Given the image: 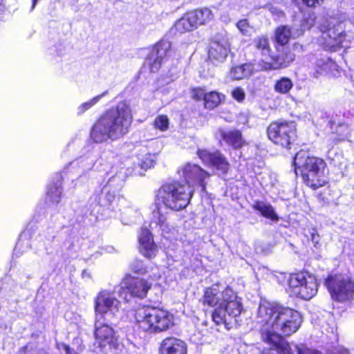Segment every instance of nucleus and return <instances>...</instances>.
Wrapping results in <instances>:
<instances>
[{"label":"nucleus","mask_w":354,"mask_h":354,"mask_svg":"<svg viewBox=\"0 0 354 354\" xmlns=\"http://www.w3.org/2000/svg\"><path fill=\"white\" fill-rule=\"evenodd\" d=\"M121 211V221L124 224H129L130 222H131V218L134 217L137 214V212L131 207L124 208Z\"/></svg>","instance_id":"nucleus-38"},{"label":"nucleus","mask_w":354,"mask_h":354,"mask_svg":"<svg viewBox=\"0 0 354 354\" xmlns=\"http://www.w3.org/2000/svg\"><path fill=\"white\" fill-rule=\"evenodd\" d=\"M196 28L198 26L205 24L213 19V13L207 8L189 12Z\"/></svg>","instance_id":"nucleus-24"},{"label":"nucleus","mask_w":354,"mask_h":354,"mask_svg":"<svg viewBox=\"0 0 354 354\" xmlns=\"http://www.w3.org/2000/svg\"><path fill=\"white\" fill-rule=\"evenodd\" d=\"M252 45L257 53H259L264 59L271 58V48L268 38L265 36H259L254 39Z\"/></svg>","instance_id":"nucleus-22"},{"label":"nucleus","mask_w":354,"mask_h":354,"mask_svg":"<svg viewBox=\"0 0 354 354\" xmlns=\"http://www.w3.org/2000/svg\"><path fill=\"white\" fill-rule=\"evenodd\" d=\"M119 181H120L119 185L121 186V185H122V184L123 180L120 178V180H119Z\"/></svg>","instance_id":"nucleus-52"},{"label":"nucleus","mask_w":354,"mask_h":354,"mask_svg":"<svg viewBox=\"0 0 354 354\" xmlns=\"http://www.w3.org/2000/svg\"><path fill=\"white\" fill-rule=\"evenodd\" d=\"M218 135L227 145H231L234 149L241 148L245 143L242 138L241 133L238 130H231L225 131L223 129L218 131Z\"/></svg>","instance_id":"nucleus-20"},{"label":"nucleus","mask_w":354,"mask_h":354,"mask_svg":"<svg viewBox=\"0 0 354 354\" xmlns=\"http://www.w3.org/2000/svg\"><path fill=\"white\" fill-rule=\"evenodd\" d=\"M236 26L243 35H248L250 34L251 27L247 19L239 20L236 24Z\"/></svg>","instance_id":"nucleus-41"},{"label":"nucleus","mask_w":354,"mask_h":354,"mask_svg":"<svg viewBox=\"0 0 354 354\" xmlns=\"http://www.w3.org/2000/svg\"><path fill=\"white\" fill-rule=\"evenodd\" d=\"M297 26L295 24L293 27L289 26H281L274 32L275 41L281 46L286 44L291 37H297L301 35V31H299Z\"/></svg>","instance_id":"nucleus-19"},{"label":"nucleus","mask_w":354,"mask_h":354,"mask_svg":"<svg viewBox=\"0 0 354 354\" xmlns=\"http://www.w3.org/2000/svg\"><path fill=\"white\" fill-rule=\"evenodd\" d=\"M230 52V45L225 39L212 41L208 51L209 58L215 63H221L225 60Z\"/></svg>","instance_id":"nucleus-16"},{"label":"nucleus","mask_w":354,"mask_h":354,"mask_svg":"<svg viewBox=\"0 0 354 354\" xmlns=\"http://www.w3.org/2000/svg\"><path fill=\"white\" fill-rule=\"evenodd\" d=\"M311 235V240L315 243V245L319 243V235L315 233V231L313 230V232L310 233Z\"/></svg>","instance_id":"nucleus-46"},{"label":"nucleus","mask_w":354,"mask_h":354,"mask_svg":"<svg viewBox=\"0 0 354 354\" xmlns=\"http://www.w3.org/2000/svg\"><path fill=\"white\" fill-rule=\"evenodd\" d=\"M118 292V286L113 290H102L94 299L95 319H111L120 308V301L115 293Z\"/></svg>","instance_id":"nucleus-6"},{"label":"nucleus","mask_w":354,"mask_h":354,"mask_svg":"<svg viewBox=\"0 0 354 354\" xmlns=\"http://www.w3.org/2000/svg\"><path fill=\"white\" fill-rule=\"evenodd\" d=\"M252 208L259 212L261 215L265 218L270 219L272 221H278L279 216L276 214L273 207L263 201H256L252 205Z\"/></svg>","instance_id":"nucleus-25"},{"label":"nucleus","mask_w":354,"mask_h":354,"mask_svg":"<svg viewBox=\"0 0 354 354\" xmlns=\"http://www.w3.org/2000/svg\"><path fill=\"white\" fill-rule=\"evenodd\" d=\"M140 252L147 258H152L156 255L157 246L155 245L151 234L149 230L143 228L139 237Z\"/></svg>","instance_id":"nucleus-18"},{"label":"nucleus","mask_w":354,"mask_h":354,"mask_svg":"<svg viewBox=\"0 0 354 354\" xmlns=\"http://www.w3.org/2000/svg\"><path fill=\"white\" fill-rule=\"evenodd\" d=\"M349 136V127L347 124H339L335 130L330 136V139L333 140V144H336L338 142L345 140Z\"/></svg>","instance_id":"nucleus-29"},{"label":"nucleus","mask_w":354,"mask_h":354,"mask_svg":"<svg viewBox=\"0 0 354 354\" xmlns=\"http://www.w3.org/2000/svg\"><path fill=\"white\" fill-rule=\"evenodd\" d=\"M336 68L335 64L328 58L318 59L315 63V71L313 76L318 78L321 75L329 74L333 69Z\"/></svg>","instance_id":"nucleus-23"},{"label":"nucleus","mask_w":354,"mask_h":354,"mask_svg":"<svg viewBox=\"0 0 354 354\" xmlns=\"http://www.w3.org/2000/svg\"><path fill=\"white\" fill-rule=\"evenodd\" d=\"M197 155L205 165L216 169L221 174L228 171L230 164L219 151L210 152L206 149H198Z\"/></svg>","instance_id":"nucleus-15"},{"label":"nucleus","mask_w":354,"mask_h":354,"mask_svg":"<svg viewBox=\"0 0 354 354\" xmlns=\"http://www.w3.org/2000/svg\"><path fill=\"white\" fill-rule=\"evenodd\" d=\"M151 288V283L147 280L127 274L118 286V293L120 297L128 301L131 297H145Z\"/></svg>","instance_id":"nucleus-11"},{"label":"nucleus","mask_w":354,"mask_h":354,"mask_svg":"<svg viewBox=\"0 0 354 354\" xmlns=\"http://www.w3.org/2000/svg\"><path fill=\"white\" fill-rule=\"evenodd\" d=\"M108 93V91H106L101 93L100 95H98L90 100L84 102L81 104L77 109V115H82L86 111L89 110L91 108H92L95 104H96L103 97L106 95Z\"/></svg>","instance_id":"nucleus-32"},{"label":"nucleus","mask_w":354,"mask_h":354,"mask_svg":"<svg viewBox=\"0 0 354 354\" xmlns=\"http://www.w3.org/2000/svg\"><path fill=\"white\" fill-rule=\"evenodd\" d=\"M343 23L335 19L326 21L319 26L322 32L321 44L324 48L330 51H335L342 46L345 39L343 30Z\"/></svg>","instance_id":"nucleus-8"},{"label":"nucleus","mask_w":354,"mask_h":354,"mask_svg":"<svg viewBox=\"0 0 354 354\" xmlns=\"http://www.w3.org/2000/svg\"><path fill=\"white\" fill-rule=\"evenodd\" d=\"M131 270L133 272L138 274H145L147 270L143 262L140 260H134L130 265Z\"/></svg>","instance_id":"nucleus-37"},{"label":"nucleus","mask_w":354,"mask_h":354,"mask_svg":"<svg viewBox=\"0 0 354 354\" xmlns=\"http://www.w3.org/2000/svg\"><path fill=\"white\" fill-rule=\"evenodd\" d=\"M296 349L298 354H322L319 351L308 348L304 344L297 345Z\"/></svg>","instance_id":"nucleus-42"},{"label":"nucleus","mask_w":354,"mask_h":354,"mask_svg":"<svg viewBox=\"0 0 354 354\" xmlns=\"http://www.w3.org/2000/svg\"><path fill=\"white\" fill-rule=\"evenodd\" d=\"M133 120L130 105L120 102L107 110L94 124L91 138L96 143L117 140L129 131Z\"/></svg>","instance_id":"nucleus-2"},{"label":"nucleus","mask_w":354,"mask_h":354,"mask_svg":"<svg viewBox=\"0 0 354 354\" xmlns=\"http://www.w3.org/2000/svg\"><path fill=\"white\" fill-rule=\"evenodd\" d=\"M135 318L139 328L149 333L166 331L174 325L173 314L160 308L146 306L138 308Z\"/></svg>","instance_id":"nucleus-4"},{"label":"nucleus","mask_w":354,"mask_h":354,"mask_svg":"<svg viewBox=\"0 0 354 354\" xmlns=\"http://www.w3.org/2000/svg\"><path fill=\"white\" fill-rule=\"evenodd\" d=\"M232 97L238 102H242L245 99V91L240 87H236L232 91Z\"/></svg>","instance_id":"nucleus-44"},{"label":"nucleus","mask_w":354,"mask_h":354,"mask_svg":"<svg viewBox=\"0 0 354 354\" xmlns=\"http://www.w3.org/2000/svg\"><path fill=\"white\" fill-rule=\"evenodd\" d=\"M255 250L257 252H263L264 250L261 248V246L259 244H256Z\"/></svg>","instance_id":"nucleus-49"},{"label":"nucleus","mask_w":354,"mask_h":354,"mask_svg":"<svg viewBox=\"0 0 354 354\" xmlns=\"http://www.w3.org/2000/svg\"><path fill=\"white\" fill-rule=\"evenodd\" d=\"M160 354H187V344L176 337H167L162 340Z\"/></svg>","instance_id":"nucleus-17"},{"label":"nucleus","mask_w":354,"mask_h":354,"mask_svg":"<svg viewBox=\"0 0 354 354\" xmlns=\"http://www.w3.org/2000/svg\"><path fill=\"white\" fill-rule=\"evenodd\" d=\"M33 346L30 344H28L18 351V354H30V352Z\"/></svg>","instance_id":"nucleus-45"},{"label":"nucleus","mask_w":354,"mask_h":354,"mask_svg":"<svg viewBox=\"0 0 354 354\" xmlns=\"http://www.w3.org/2000/svg\"><path fill=\"white\" fill-rule=\"evenodd\" d=\"M153 156L150 153L146 154L139 162V165L142 169H147L153 166Z\"/></svg>","instance_id":"nucleus-40"},{"label":"nucleus","mask_w":354,"mask_h":354,"mask_svg":"<svg viewBox=\"0 0 354 354\" xmlns=\"http://www.w3.org/2000/svg\"><path fill=\"white\" fill-rule=\"evenodd\" d=\"M179 174L185 180L183 184L194 189L195 186H199L202 191H205L204 180L209 176V174L200 166L190 162L187 163L179 171Z\"/></svg>","instance_id":"nucleus-14"},{"label":"nucleus","mask_w":354,"mask_h":354,"mask_svg":"<svg viewBox=\"0 0 354 354\" xmlns=\"http://www.w3.org/2000/svg\"><path fill=\"white\" fill-rule=\"evenodd\" d=\"M194 189L178 181L165 183L157 192L156 201L174 211L185 209L189 203Z\"/></svg>","instance_id":"nucleus-5"},{"label":"nucleus","mask_w":354,"mask_h":354,"mask_svg":"<svg viewBox=\"0 0 354 354\" xmlns=\"http://www.w3.org/2000/svg\"><path fill=\"white\" fill-rule=\"evenodd\" d=\"M109 319H95V344L104 353L115 349L118 345L114 330L108 324Z\"/></svg>","instance_id":"nucleus-12"},{"label":"nucleus","mask_w":354,"mask_h":354,"mask_svg":"<svg viewBox=\"0 0 354 354\" xmlns=\"http://www.w3.org/2000/svg\"><path fill=\"white\" fill-rule=\"evenodd\" d=\"M204 305L214 307L212 319L217 326L230 329L244 311L242 299L230 287L221 290L218 285L207 288L202 299Z\"/></svg>","instance_id":"nucleus-1"},{"label":"nucleus","mask_w":354,"mask_h":354,"mask_svg":"<svg viewBox=\"0 0 354 354\" xmlns=\"http://www.w3.org/2000/svg\"><path fill=\"white\" fill-rule=\"evenodd\" d=\"M62 194L61 176H58L57 181L48 187L46 201L53 204H58L61 201Z\"/></svg>","instance_id":"nucleus-26"},{"label":"nucleus","mask_w":354,"mask_h":354,"mask_svg":"<svg viewBox=\"0 0 354 354\" xmlns=\"http://www.w3.org/2000/svg\"><path fill=\"white\" fill-rule=\"evenodd\" d=\"M62 346V348L65 351L66 354H72V350L67 344H63Z\"/></svg>","instance_id":"nucleus-48"},{"label":"nucleus","mask_w":354,"mask_h":354,"mask_svg":"<svg viewBox=\"0 0 354 354\" xmlns=\"http://www.w3.org/2000/svg\"><path fill=\"white\" fill-rule=\"evenodd\" d=\"M293 84L290 79L281 77L277 80L274 84V91L281 94H286L292 88Z\"/></svg>","instance_id":"nucleus-33"},{"label":"nucleus","mask_w":354,"mask_h":354,"mask_svg":"<svg viewBox=\"0 0 354 354\" xmlns=\"http://www.w3.org/2000/svg\"><path fill=\"white\" fill-rule=\"evenodd\" d=\"M171 43L168 41H160L150 50L145 61V66L150 72L156 73L160 68L162 63L169 55Z\"/></svg>","instance_id":"nucleus-13"},{"label":"nucleus","mask_w":354,"mask_h":354,"mask_svg":"<svg viewBox=\"0 0 354 354\" xmlns=\"http://www.w3.org/2000/svg\"><path fill=\"white\" fill-rule=\"evenodd\" d=\"M20 247V243H17L16 246H15V248L14 250V252L15 254L17 255V253H18V250H19V248Z\"/></svg>","instance_id":"nucleus-50"},{"label":"nucleus","mask_w":354,"mask_h":354,"mask_svg":"<svg viewBox=\"0 0 354 354\" xmlns=\"http://www.w3.org/2000/svg\"><path fill=\"white\" fill-rule=\"evenodd\" d=\"M174 28L179 34L193 31L196 28L189 12L186 13L183 17L178 20Z\"/></svg>","instance_id":"nucleus-27"},{"label":"nucleus","mask_w":354,"mask_h":354,"mask_svg":"<svg viewBox=\"0 0 354 354\" xmlns=\"http://www.w3.org/2000/svg\"><path fill=\"white\" fill-rule=\"evenodd\" d=\"M158 225L162 232H167L169 230V225L167 222V217L160 212V209L158 207L157 210L153 212V222Z\"/></svg>","instance_id":"nucleus-31"},{"label":"nucleus","mask_w":354,"mask_h":354,"mask_svg":"<svg viewBox=\"0 0 354 354\" xmlns=\"http://www.w3.org/2000/svg\"><path fill=\"white\" fill-rule=\"evenodd\" d=\"M118 178H119L117 176H114L112 178H111L109 180L108 185L104 187V189L106 191V195H105V200L106 201V203L105 205H111L113 202V201L115 199V193L114 191H111L108 189L114 182H116L118 180Z\"/></svg>","instance_id":"nucleus-36"},{"label":"nucleus","mask_w":354,"mask_h":354,"mask_svg":"<svg viewBox=\"0 0 354 354\" xmlns=\"http://www.w3.org/2000/svg\"><path fill=\"white\" fill-rule=\"evenodd\" d=\"M333 354H350L349 351L344 348H338Z\"/></svg>","instance_id":"nucleus-47"},{"label":"nucleus","mask_w":354,"mask_h":354,"mask_svg":"<svg viewBox=\"0 0 354 354\" xmlns=\"http://www.w3.org/2000/svg\"><path fill=\"white\" fill-rule=\"evenodd\" d=\"M252 73V67L248 64H243L232 67L228 74L230 79L240 80L248 77Z\"/></svg>","instance_id":"nucleus-28"},{"label":"nucleus","mask_w":354,"mask_h":354,"mask_svg":"<svg viewBox=\"0 0 354 354\" xmlns=\"http://www.w3.org/2000/svg\"><path fill=\"white\" fill-rule=\"evenodd\" d=\"M221 102V96L219 93L215 91L207 93L204 100L205 106L207 109H212L217 106Z\"/></svg>","instance_id":"nucleus-34"},{"label":"nucleus","mask_w":354,"mask_h":354,"mask_svg":"<svg viewBox=\"0 0 354 354\" xmlns=\"http://www.w3.org/2000/svg\"><path fill=\"white\" fill-rule=\"evenodd\" d=\"M288 284L292 295L306 300L313 298L318 290L316 278L308 272L290 274Z\"/></svg>","instance_id":"nucleus-7"},{"label":"nucleus","mask_w":354,"mask_h":354,"mask_svg":"<svg viewBox=\"0 0 354 354\" xmlns=\"http://www.w3.org/2000/svg\"><path fill=\"white\" fill-rule=\"evenodd\" d=\"M274 61V68H285L287 67L295 59V55L291 52H286L281 55H278L275 58L271 57Z\"/></svg>","instance_id":"nucleus-30"},{"label":"nucleus","mask_w":354,"mask_h":354,"mask_svg":"<svg viewBox=\"0 0 354 354\" xmlns=\"http://www.w3.org/2000/svg\"><path fill=\"white\" fill-rule=\"evenodd\" d=\"M98 158V152L93 150L87 154L73 160L70 163L73 167H80L82 171L91 169L95 165Z\"/></svg>","instance_id":"nucleus-21"},{"label":"nucleus","mask_w":354,"mask_h":354,"mask_svg":"<svg viewBox=\"0 0 354 354\" xmlns=\"http://www.w3.org/2000/svg\"><path fill=\"white\" fill-rule=\"evenodd\" d=\"M294 165L296 175L299 172L306 185L314 190L327 183L325 176L326 164L323 159L309 156L306 151H300L295 156Z\"/></svg>","instance_id":"nucleus-3"},{"label":"nucleus","mask_w":354,"mask_h":354,"mask_svg":"<svg viewBox=\"0 0 354 354\" xmlns=\"http://www.w3.org/2000/svg\"><path fill=\"white\" fill-rule=\"evenodd\" d=\"M268 136L273 143L290 148L297 137L296 125L295 122L288 121L272 122L268 128Z\"/></svg>","instance_id":"nucleus-10"},{"label":"nucleus","mask_w":354,"mask_h":354,"mask_svg":"<svg viewBox=\"0 0 354 354\" xmlns=\"http://www.w3.org/2000/svg\"><path fill=\"white\" fill-rule=\"evenodd\" d=\"M324 284L333 299L337 301L348 300L354 293V282L344 274L329 275Z\"/></svg>","instance_id":"nucleus-9"},{"label":"nucleus","mask_w":354,"mask_h":354,"mask_svg":"<svg viewBox=\"0 0 354 354\" xmlns=\"http://www.w3.org/2000/svg\"><path fill=\"white\" fill-rule=\"evenodd\" d=\"M206 92L201 88H196L192 90V97L197 101L205 100Z\"/></svg>","instance_id":"nucleus-43"},{"label":"nucleus","mask_w":354,"mask_h":354,"mask_svg":"<svg viewBox=\"0 0 354 354\" xmlns=\"http://www.w3.org/2000/svg\"><path fill=\"white\" fill-rule=\"evenodd\" d=\"M153 124L156 128L165 131L168 128L169 120L166 115H159L154 120Z\"/></svg>","instance_id":"nucleus-39"},{"label":"nucleus","mask_w":354,"mask_h":354,"mask_svg":"<svg viewBox=\"0 0 354 354\" xmlns=\"http://www.w3.org/2000/svg\"><path fill=\"white\" fill-rule=\"evenodd\" d=\"M316 17L313 12L305 13L303 16V19L300 25L299 31H301V35L306 30H309L315 24Z\"/></svg>","instance_id":"nucleus-35"},{"label":"nucleus","mask_w":354,"mask_h":354,"mask_svg":"<svg viewBox=\"0 0 354 354\" xmlns=\"http://www.w3.org/2000/svg\"><path fill=\"white\" fill-rule=\"evenodd\" d=\"M32 7H31V9H30V11H32L38 1V0H32Z\"/></svg>","instance_id":"nucleus-51"}]
</instances>
